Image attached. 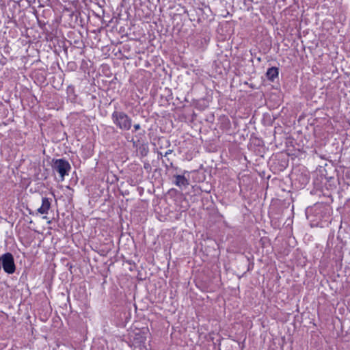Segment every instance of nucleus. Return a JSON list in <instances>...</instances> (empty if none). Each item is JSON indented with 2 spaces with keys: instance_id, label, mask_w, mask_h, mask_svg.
<instances>
[{
  "instance_id": "1",
  "label": "nucleus",
  "mask_w": 350,
  "mask_h": 350,
  "mask_svg": "<svg viewBox=\"0 0 350 350\" xmlns=\"http://www.w3.org/2000/svg\"><path fill=\"white\" fill-rule=\"evenodd\" d=\"M293 163L292 185L296 189H304L306 187V167L304 163L295 161V159Z\"/></svg>"
},
{
  "instance_id": "2",
  "label": "nucleus",
  "mask_w": 350,
  "mask_h": 350,
  "mask_svg": "<svg viewBox=\"0 0 350 350\" xmlns=\"http://www.w3.org/2000/svg\"><path fill=\"white\" fill-rule=\"evenodd\" d=\"M113 124L117 129L122 131H129L132 127V119L124 111L116 109L111 116Z\"/></svg>"
},
{
  "instance_id": "3",
  "label": "nucleus",
  "mask_w": 350,
  "mask_h": 350,
  "mask_svg": "<svg viewBox=\"0 0 350 350\" xmlns=\"http://www.w3.org/2000/svg\"><path fill=\"white\" fill-rule=\"evenodd\" d=\"M288 155L283 152L273 155L269 162L271 170L274 174L283 172L288 165Z\"/></svg>"
},
{
  "instance_id": "4",
  "label": "nucleus",
  "mask_w": 350,
  "mask_h": 350,
  "mask_svg": "<svg viewBox=\"0 0 350 350\" xmlns=\"http://www.w3.org/2000/svg\"><path fill=\"white\" fill-rule=\"evenodd\" d=\"M148 329L144 327L142 329H135L128 334V340L131 343L129 345L134 347H141L145 345Z\"/></svg>"
},
{
  "instance_id": "5",
  "label": "nucleus",
  "mask_w": 350,
  "mask_h": 350,
  "mask_svg": "<svg viewBox=\"0 0 350 350\" xmlns=\"http://www.w3.org/2000/svg\"><path fill=\"white\" fill-rule=\"evenodd\" d=\"M294 140V144L293 145L294 148V153L293 154L294 157L292 158L293 163H294V159L297 162H301L302 160L304 161L306 157V151L304 141L302 139H299V136Z\"/></svg>"
},
{
  "instance_id": "6",
  "label": "nucleus",
  "mask_w": 350,
  "mask_h": 350,
  "mask_svg": "<svg viewBox=\"0 0 350 350\" xmlns=\"http://www.w3.org/2000/svg\"><path fill=\"white\" fill-rule=\"evenodd\" d=\"M52 167L64 179V176L68 174L71 169L69 162L65 159H57L53 160Z\"/></svg>"
},
{
  "instance_id": "7",
  "label": "nucleus",
  "mask_w": 350,
  "mask_h": 350,
  "mask_svg": "<svg viewBox=\"0 0 350 350\" xmlns=\"http://www.w3.org/2000/svg\"><path fill=\"white\" fill-rule=\"evenodd\" d=\"M187 172L185 171L182 175L176 174L173 176L172 183L180 187V189H185L189 185V180L185 176V174Z\"/></svg>"
},
{
  "instance_id": "8",
  "label": "nucleus",
  "mask_w": 350,
  "mask_h": 350,
  "mask_svg": "<svg viewBox=\"0 0 350 350\" xmlns=\"http://www.w3.org/2000/svg\"><path fill=\"white\" fill-rule=\"evenodd\" d=\"M69 17L70 18V21L69 22V25L71 27L75 28L77 25H82L81 23L82 22L81 13L78 11L71 12L69 14Z\"/></svg>"
},
{
  "instance_id": "9",
  "label": "nucleus",
  "mask_w": 350,
  "mask_h": 350,
  "mask_svg": "<svg viewBox=\"0 0 350 350\" xmlns=\"http://www.w3.org/2000/svg\"><path fill=\"white\" fill-rule=\"evenodd\" d=\"M265 75L269 81L274 82L275 79L278 78L279 68L275 66L269 68L266 72Z\"/></svg>"
},
{
  "instance_id": "10",
  "label": "nucleus",
  "mask_w": 350,
  "mask_h": 350,
  "mask_svg": "<svg viewBox=\"0 0 350 350\" xmlns=\"http://www.w3.org/2000/svg\"><path fill=\"white\" fill-rule=\"evenodd\" d=\"M51 199H49L46 197L42 198V205L38 209V212L40 214H47L49 210L51 208Z\"/></svg>"
},
{
  "instance_id": "11",
  "label": "nucleus",
  "mask_w": 350,
  "mask_h": 350,
  "mask_svg": "<svg viewBox=\"0 0 350 350\" xmlns=\"http://www.w3.org/2000/svg\"><path fill=\"white\" fill-rule=\"evenodd\" d=\"M254 146H256L258 148V154L262 156V154L264 152V144L263 142L261 139H256L255 142H254Z\"/></svg>"
},
{
  "instance_id": "12",
  "label": "nucleus",
  "mask_w": 350,
  "mask_h": 350,
  "mask_svg": "<svg viewBox=\"0 0 350 350\" xmlns=\"http://www.w3.org/2000/svg\"><path fill=\"white\" fill-rule=\"evenodd\" d=\"M172 152V150H168L167 151L165 152V153L164 154V157H167L168 154H171ZM163 163L165 164V166L166 167V168L167 169L169 167H172L173 166V163L172 161H170V159L168 158H166V161L165 160H163Z\"/></svg>"
},
{
  "instance_id": "13",
  "label": "nucleus",
  "mask_w": 350,
  "mask_h": 350,
  "mask_svg": "<svg viewBox=\"0 0 350 350\" xmlns=\"http://www.w3.org/2000/svg\"><path fill=\"white\" fill-rule=\"evenodd\" d=\"M77 69V64L75 62L71 61L68 62L66 66V71L72 72L75 71Z\"/></svg>"
},
{
  "instance_id": "14",
  "label": "nucleus",
  "mask_w": 350,
  "mask_h": 350,
  "mask_svg": "<svg viewBox=\"0 0 350 350\" xmlns=\"http://www.w3.org/2000/svg\"><path fill=\"white\" fill-rule=\"evenodd\" d=\"M262 247H267L270 245V240L268 237H262L260 240Z\"/></svg>"
},
{
  "instance_id": "15",
  "label": "nucleus",
  "mask_w": 350,
  "mask_h": 350,
  "mask_svg": "<svg viewBox=\"0 0 350 350\" xmlns=\"http://www.w3.org/2000/svg\"><path fill=\"white\" fill-rule=\"evenodd\" d=\"M74 44L79 49H81V48H83L84 46V44H83L82 40L80 38L79 39H77V40H74Z\"/></svg>"
},
{
  "instance_id": "16",
  "label": "nucleus",
  "mask_w": 350,
  "mask_h": 350,
  "mask_svg": "<svg viewBox=\"0 0 350 350\" xmlns=\"http://www.w3.org/2000/svg\"><path fill=\"white\" fill-rule=\"evenodd\" d=\"M140 154L142 157H146L148 154V149L146 148L144 145L139 147Z\"/></svg>"
},
{
  "instance_id": "17",
  "label": "nucleus",
  "mask_w": 350,
  "mask_h": 350,
  "mask_svg": "<svg viewBox=\"0 0 350 350\" xmlns=\"http://www.w3.org/2000/svg\"><path fill=\"white\" fill-rule=\"evenodd\" d=\"M75 90L73 87L69 86L67 89V94L70 95V94H73V100H75L77 96L74 94Z\"/></svg>"
},
{
  "instance_id": "18",
  "label": "nucleus",
  "mask_w": 350,
  "mask_h": 350,
  "mask_svg": "<svg viewBox=\"0 0 350 350\" xmlns=\"http://www.w3.org/2000/svg\"><path fill=\"white\" fill-rule=\"evenodd\" d=\"M144 168L148 172L151 170V165L148 162H145L144 163Z\"/></svg>"
},
{
  "instance_id": "19",
  "label": "nucleus",
  "mask_w": 350,
  "mask_h": 350,
  "mask_svg": "<svg viewBox=\"0 0 350 350\" xmlns=\"http://www.w3.org/2000/svg\"><path fill=\"white\" fill-rule=\"evenodd\" d=\"M254 262H250L247 266V271H250L254 269Z\"/></svg>"
},
{
  "instance_id": "20",
  "label": "nucleus",
  "mask_w": 350,
  "mask_h": 350,
  "mask_svg": "<svg viewBox=\"0 0 350 350\" xmlns=\"http://www.w3.org/2000/svg\"><path fill=\"white\" fill-rule=\"evenodd\" d=\"M133 128H134V130L133 131V132H136L141 129V126L139 124H135L133 125Z\"/></svg>"
},
{
  "instance_id": "21",
  "label": "nucleus",
  "mask_w": 350,
  "mask_h": 350,
  "mask_svg": "<svg viewBox=\"0 0 350 350\" xmlns=\"http://www.w3.org/2000/svg\"><path fill=\"white\" fill-rule=\"evenodd\" d=\"M200 189H201L202 191L206 192L207 194H208L210 193V191H211V186H210V187H207V188H205V189H202L200 187Z\"/></svg>"
},
{
  "instance_id": "22",
  "label": "nucleus",
  "mask_w": 350,
  "mask_h": 350,
  "mask_svg": "<svg viewBox=\"0 0 350 350\" xmlns=\"http://www.w3.org/2000/svg\"><path fill=\"white\" fill-rule=\"evenodd\" d=\"M36 18L38 19V23L39 25V27H42L43 26L45 25V23L44 22H42L41 21H40L37 16H36Z\"/></svg>"
},
{
  "instance_id": "23",
  "label": "nucleus",
  "mask_w": 350,
  "mask_h": 350,
  "mask_svg": "<svg viewBox=\"0 0 350 350\" xmlns=\"http://www.w3.org/2000/svg\"><path fill=\"white\" fill-rule=\"evenodd\" d=\"M209 200H212V196L210 195H208L206 197H203L202 200H205L206 202H208Z\"/></svg>"
},
{
  "instance_id": "24",
  "label": "nucleus",
  "mask_w": 350,
  "mask_h": 350,
  "mask_svg": "<svg viewBox=\"0 0 350 350\" xmlns=\"http://www.w3.org/2000/svg\"><path fill=\"white\" fill-rule=\"evenodd\" d=\"M304 117H305V116H304V113H303V114H301V115L299 117V118H298V120H297V122H298V123H299V124H300V123H301V122L302 120H304Z\"/></svg>"
},
{
  "instance_id": "25",
  "label": "nucleus",
  "mask_w": 350,
  "mask_h": 350,
  "mask_svg": "<svg viewBox=\"0 0 350 350\" xmlns=\"http://www.w3.org/2000/svg\"><path fill=\"white\" fill-rule=\"evenodd\" d=\"M163 157H164V154L161 152H158V158L159 159H160V158L162 159Z\"/></svg>"
},
{
  "instance_id": "26",
  "label": "nucleus",
  "mask_w": 350,
  "mask_h": 350,
  "mask_svg": "<svg viewBox=\"0 0 350 350\" xmlns=\"http://www.w3.org/2000/svg\"><path fill=\"white\" fill-rule=\"evenodd\" d=\"M226 124L228 126L230 124V122L228 120H227L226 122H224L223 124Z\"/></svg>"
},
{
  "instance_id": "27",
  "label": "nucleus",
  "mask_w": 350,
  "mask_h": 350,
  "mask_svg": "<svg viewBox=\"0 0 350 350\" xmlns=\"http://www.w3.org/2000/svg\"><path fill=\"white\" fill-rule=\"evenodd\" d=\"M303 17H304V16H303V14H302V15H301V22H302V23L304 22Z\"/></svg>"
},
{
  "instance_id": "28",
  "label": "nucleus",
  "mask_w": 350,
  "mask_h": 350,
  "mask_svg": "<svg viewBox=\"0 0 350 350\" xmlns=\"http://www.w3.org/2000/svg\"><path fill=\"white\" fill-rule=\"evenodd\" d=\"M257 60H258V62H260V61H261V58H260V57H258V58H257Z\"/></svg>"
},
{
  "instance_id": "29",
  "label": "nucleus",
  "mask_w": 350,
  "mask_h": 350,
  "mask_svg": "<svg viewBox=\"0 0 350 350\" xmlns=\"http://www.w3.org/2000/svg\"><path fill=\"white\" fill-rule=\"evenodd\" d=\"M29 214H32L33 213L31 210H30V209H29Z\"/></svg>"
},
{
  "instance_id": "30",
  "label": "nucleus",
  "mask_w": 350,
  "mask_h": 350,
  "mask_svg": "<svg viewBox=\"0 0 350 350\" xmlns=\"http://www.w3.org/2000/svg\"><path fill=\"white\" fill-rule=\"evenodd\" d=\"M133 146H135L136 147H137V145H135V142H133Z\"/></svg>"
},
{
  "instance_id": "31",
  "label": "nucleus",
  "mask_w": 350,
  "mask_h": 350,
  "mask_svg": "<svg viewBox=\"0 0 350 350\" xmlns=\"http://www.w3.org/2000/svg\"><path fill=\"white\" fill-rule=\"evenodd\" d=\"M302 49L304 50L305 49V46L304 44H302Z\"/></svg>"
}]
</instances>
